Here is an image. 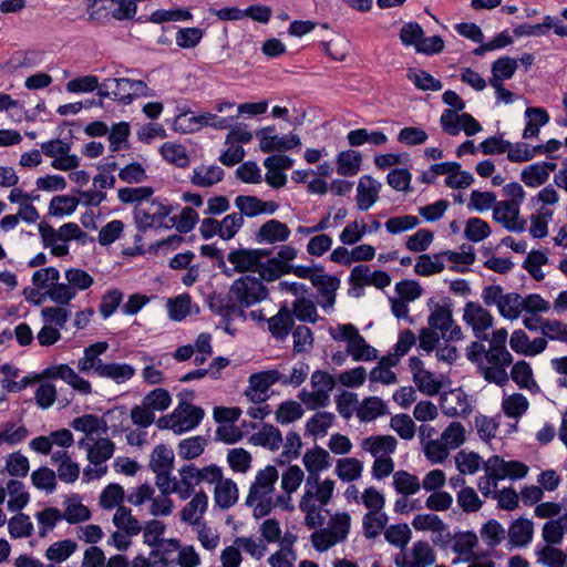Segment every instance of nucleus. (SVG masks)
Wrapping results in <instances>:
<instances>
[{
    "instance_id": "nucleus-1",
    "label": "nucleus",
    "mask_w": 567,
    "mask_h": 567,
    "mask_svg": "<svg viewBox=\"0 0 567 567\" xmlns=\"http://www.w3.org/2000/svg\"><path fill=\"white\" fill-rule=\"evenodd\" d=\"M269 291L262 281L251 275L236 279L227 293L212 292L207 297L209 309L216 315L237 316L246 320L245 309L268 298Z\"/></svg>"
},
{
    "instance_id": "nucleus-2",
    "label": "nucleus",
    "mask_w": 567,
    "mask_h": 567,
    "mask_svg": "<svg viewBox=\"0 0 567 567\" xmlns=\"http://www.w3.org/2000/svg\"><path fill=\"white\" fill-rule=\"evenodd\" d=\"M171 215V207L164 205L156 198H151L146 203L134 206L133 216L136 228L145 233L151 228H169L167 221Z\"/></svg>"
},
{
    "instance_id": "nucleus-3",
    "label": "nucleus",
    "mask_w": 567,
    "mask_h": 567,
    "mask_svg": "<svg viewBox=\"0 0 567 567\" xmlns=\"http://www.w3.org/2000/svg\"><path fill=\"white\" fill-rule=\"evenodd\" d=\"M64 278L66 280L65 284L62 282L54 286L49 291V298L60 306L69 305L75 298L78 291L86 290L94 284L93 277L80 268L65 270Z\"/></svg>"
},
{
    "instance_id": "nucleus-4",
    "label": "nucleus",
    "mask_w": 567,
    "mask_h": 567,
    "mask_svg": "<svg viewBox=\"0 0 567 567\" xmlns=\"http://www.w3.org/2000/svg\"><path fill=\"white\" fill-rule=\"evenodd\" d=\"M513 363V357L507 349L493 348L487 349L480 374L488 383H495L499 386L508 382L506 369Z\"/></svg>"
},
{
    "instance_id": "nucleus-5",
    "label": "nucleus",
    "mask_w": 567,
    "mask_h": 567,
    "mask_svg": "<svg viewBox=\"0 0 567 567\" xmlns=\"http://www.w3.org/2000/svg\"><path fill=\"white\" fill-rule=\"evenodd\" d=\"M80 198L68 195L54 196L50 203V214L53 216L71 215L81 203L85 206H99L105 200L106 194L99 190H73Z\"/></svg>"
},
{
    "instance_id": "nucleus-6",
    "label": "nucleus",
    "mask_w": 567,
    "mask_h": 567,
    "mask_svg": "<svg viewBox=\"0 0 567 567\" xmlns=\"http://www.w3.org/2000/svg\"><path fill=\"white\" fill-rule=\"evenodd\" d=\"M271 255V249H250V248H236L231 249L227 255V260L234 268L224 269L227 277H231L235 272L246 274L255 272L260 260L268 258Z\"/></svg>"
},
{
    "instance_id": "nucleus-7",
    "label": "nucleus",
    "mask_w": 567,
    "mask_h": 567,
    "mask_svg": "<svg viewBox=\"0 0 567 567\" xmlns=\"http://www.w3.org/2000/svg\"><path fill=\"white\" fill-rule=\"evenodd\" d=\"M94 6L95 9L90 13L91 20H131L137 12V6L127 0H94Z\"/></svg>"
},
{
    "instance_id": "nucleus-8",
    "label": "nucleus",
    "mask_w": 567,
    "mask_h": 567,
    "mask_svg": "<svg viewBox=\"0 0 567 567\" xmlns=\"http://www.w3.org/2000/svg\"><path fill=\"white\" fill-rule=\"evenodd\" d=\"M42 153L52 158L51 166L58 171H72L80 166V158L71 154V144L60 138L43 142L41 144Z\"/></svg>"
},
{
    "instance_id": "nucleus-9",
    "label": "nucleus",
    "mask_w": 567,
    "mask_h": 567,
    "mask_svg": "<svg viewBox=\"0 0 567 567\" xmlns=\"http://www.w3.org/2000/svg\"><path fill=\"white\" fill-rule=\"evenodd\" d=\"M436 561V555L426 540L415 542L410 551H400L394 557L396 567H430Z\"/></svg>"
},
{
    "instance_id": "nucleus-10",
    "label": "nucleus",
    "mask_w": 567,
    "mask_h": 567,
    "mask_svg": "<svg viewBox=\"0 0 567 567\" xmlns=\"http://www.w3.org/2000/svg\"><path fill=\"white\" fill-rule=\"evenodd\" d=\"M179 478L172 476L168 481V486L163 487L162 494L174 493L177 494L182 501L189 498L195 491V486L199 484L198 467L193 464H185L178 470Z\"/></svg>"
},
{
    "instance_id": "nucleus-11",
    "label": "nucleus",
    "mask_w": 567,
    "mask_h": 567,
    "mask_svg": "<svg viewBox=\"0 0 567 567\" xmlns=\"http://www.w3.org/2000/svg\"><path fill=\"white\" fill-rule=\"evenodd\" d=\"M174 433L183 434L196 429L205 416V411L200 406L194 405L185 398H181L178 404L173 410Z\"/></svg>"
},
{
    "instance_id": "nucleus-12",
    "label": "nucleus",
    "mask_w": 567,
    "mask_h": 567,
    "mask_svg": "<svg viewBox=\"0 0 567 567\" xmlns=\"http://www.w3.org/2000/svg\"><path fill=\"white\" fill-rule=\"evenodd\" d=\"M173 466V450L163 444L155 446L151 455L150 468L156 474L155 484L159 491H162L164 486H168Z\"/></svg>"
},
{
    "instance_id": "nucleus-13",
    "label": "nucleus",
    "mask_w": 567,
    "mask_h": 567,
    "mask_svg": "<svg viewBox=\"0 0 567 567\" xmlns=\"http://www.w3.org/2000/svg\"><path fill=\"white\" fill-rule=\"evenodd\" d=\"M463 320L472 327L476 339L488 340L487 330L494 323V318L488 310L477 302L468 301L464 307Z\"/></svg>"
},
{
    "instance_id": "nucleus-14",
    "label": "nucleus",
    "mask_w": 567,
    "mask_h": 567,
    "mask_svg": "<svg viewBox=\"0 0 567 567\" xmlns=\"http://www.w3.org/2000/svg\"><path fill=\"white\" fill-rule=\"evenodd\" d=\"M277 480L278 471L275 466L268 465L264 470H260L249 488L246 505L252 506L256 503V497L271 496Z\"/></svg>"
},
{
    "instance_id": "nucleus-15",
    "label": "nucleus",
    "mask_w": 567,
    "mask_h": 567,
    "mask_svg": "<svg viewBox=\"0 0 567 567\" xmlns=\"http://www.w3.org/2000/svg\"><path fill=\"white\" fill-rule=\"evenodd\" d=\"M519 206L499 200L494 206L493 219L508 231L522 233L525 230L526 221L519 218Z\"/></svg>"
},
{
    "instance_id": "nucleus-16",
    "label": "nucleus",
    "mask_w": 567,
    "mask_h": 567,
    "mask_svg": "<svg viewBox=\"0 0 567 567\" xmlns=\"http://www.w3.org/2000/svg\"><path fill=\"white\" fill-rule=\"evenodd\" d=\"M181 548V544L175 538L162 539L159 544L153 547L151 551V557L158 558L151 566L150 561L140 556L135 559V561H141V567H172L175 566V558L172 555L178 551Z\"/></svg>"
},
{
    "instance_id": "nucleus-17",
    "label": "nucleus",
    "mask_w": 567,
    "mask_h": 567,
    "mask_svg": "<svg viewBox=\"0 0 567 567\" xmlns=\"http://www.w3.org/2000/svg\"><path fill=\"white\" fill-rule=\"evenodd\" d=\"M44 375L50 379H61L82 395L92 393L91 383L81 378L70 365L59 364L44 370Z\"/></svg>"
},
{
    "instance_id": "nucleus-18",
    "label": "nucleus",
    "mask_w": 567,
    "mask_h": 567,
    "mask_svg": "<svg viewBox=\"0 0 567 567\" xmlns=\"http://www.w3.org/2000/svg\"><path fill=\"white\" fill-rule=\"evenodd\" d=\"M381 184L369 175H363L357 187V207L361 212L368 210L379 198Z\"/></svg>"
},
{
    "instance_id": "nucleus-19",
    "label": "nucleus",
    "mask_w": 567,
    "mask_h": 567,
    "mask_svg": "<svg viewBox=\"0 0 567 567\" xmlns=\"http://www.w3.org/2000/svg\"><path fill=\"white\" fill-rule=\"evenodd\" d=\"M556 168V163L537 162L523 168L520 179L528 187H538L548 181L550 172Z\"/></svg>"
},
{
    "instance_id": "nucleus-20",
    "label": "nucleus",
    "mask_w": 567,
    "mask_h": 567,
    "mask_svg": "<svg viewBox=\"0 0 567 567\" xmlns=\"http://www.w3.org/2000/svg\"><path fill=\"white\" fill-rule=\"evenodd\" d=\"M289 236L290 229L286 224L277 219H270L262 224L256 233L255 241L258 244H275L287 240Z\"/></svg>"
},
{
    "instance_id": "nucleus-21",
    "label": "nucleus",
    "mask_w": 567,
    "mask_h": 567,
    "mask_svg": "<svg viewBox=\"0 0 567 567\" xmlns=\"http://www.w3.org/2000/svg\"><path fill=\"white\" fill-rule=\"evenodd\" d=\"M267 324L271 336L279 341H284L295 326L293 315L287 307H282L275 316L267 319Z\"/></svg>"
},
{
    "instance_id": "nucleus-22",
    "label": "nucleus",
    "mask_w": 567,
    "mask_h": 567,
    "mask_svg": "<svg viewBox=\"0 0 567 567\" xmlns=\"http://www.w3.org/2000/svg\"><path fill=\"white\" fill-rule=\"evenodd\" d=\"M398 441L392 435H372L362 441V449L375 457H388L395 452Z\"/></svg>"
},
{
    "instance_id": "nucleus-23",
    "label": "nucleus",
    "mask_w": 567,
    "mask_h": 567,
    "mask_svg": "<svg viewBox=\"0 0 567 567\" xmlns=\"http://www.w3.org/2000/svg\"><path fill=\"white\" fill-rule=\"evenodd\" d=\"M134 374V367L124 362H103V365L97 368V377L110 379L117 384L131 380Z\"/></svg>"
},
{
    "instance_id": "nucleus-24",
    "label": "nucleus",
    "mask_w": 567,
    "mask_h": 567,
    "mask_svg": "<svg viewBox=\"0 0 567 567\" xmlns=\"http://www.w3.org/2000/svg\"><path fill=\"white\" fill-rule=\"evenodd\" d=\"M249 441L252 445L277 451L282 444V435L278 427L264 423L260 430L250 436Z\"/></svg>"
},
{
    "instance_id": "nucleus-25",
    "label": "nucleus",
    "mask_w": 567,
    "mask_h": 567,
    "mask_svg": "<svg viewBox=\"0 0 567 567\" xmlns=\"http://www.w3.org/2000/svg\"><path fill=\"white\" fill-rule=\"evenodd\" d=\"M225 172L217 165H199L193 169L190 182L197 187H212L224 178Z\"/></svg>"
},
{
    "instance_id": "nucleus-26",
    "label": "nucleus",
    "mask_w": 567,
    "mask_h": 567,
    "mask_svg": "<svg viewBox=\"0 0 567 567\" xmlns=\"http://www.w3.org/2000/svg\"><path fill=\"white\" fill-rule=\"evenodd\" d=\"M208 506V497L205 492L199 491L194 494L193 498L183 507L181 518L190 525L198 524L203 514Z\"/></svg>"
},
{
    "instance_id": "nucleus-27",
    "label": "nucleus",
    "mask_w": 567,
    "mask_h": 567,
    "mask_svg": "<svg viewBox=\"0 0 567 567\" xmlns=\"http://www.w3.org/2000/svg\"><path fill=\"white\" fill-rule=\"evenodd\" d=\"M388 413L385 402L379 396L363 399L357 409V416L361 422H371Z\"/></svg>"
},
{
    "instance_id": "nucleus-28",
    "label": "nucleus",
    "mask_w": 567,
    "mask_h": 567,
    "mask_svg": "<svg viewBox=\"0 0 567 567\" xmlns=\"http://www.w3.org/2000/svg\"><path fill=\"white\" fill-rule=\"evenodd\" d=\"M534 534V524L528 518L515 519L508 528V537L513 545L516 547L527 546Z\"/></svg>"
},
{
    "instance_id": "nucleus-29",
    "label": "nucleus",
    "mask_w": 567,
    "mask_h": 567,
    "mask_svg": "<svg viewBox=\"0 0 567 567\" xmlns=\"http://www.w3.org/2000/svg\"><path fill=\"white\" fill-rule=\"evenodd\" d=\"M215 503L223 509H228L238 501V488L236 483L230 478H223L215 485L214 491Z\"/></svg>"
},
{
    "instance_id": "nucleus-30",
    "label": "nucleus",
    "mask_w": 567,
    "mask_h": 567,
    "mask_svg": "<svg viewBox=\"0 0 567 567\" xmlns=\"http://www.w3.org/2000/svg\"><path fill=\"white\" fill-rule=\"evenodd\" d=\"M427 323L434 331L439 330L441 336H447V331L454 323L450 306L436 303L427 318Z\"/></svg>"
},
{
    "instance_id": "nucleus-31",
    "label": "nucleus",
    "mask_w": 567,
    "mask_h": 567,
    "mask_svg": "<svg viewBox=\"0 0 567 567\" xmlns=\"http://www.w3.org/2000/svg\"><path fill=\"white\" fill-rule=\"evenodd\" d=\"M443 413L447 416L464 415L470 411L466 395L460 391H452L441 398Z\"/></svg>"
},
{
    "instance_id": "nucleus-32",
    "label": "nucleus",
    "mask_w": 567,
    "mask_h": 567,
    "mask_svg": "<svg viewBox=\"0 0 567 567\" xmlns=\"http://www.w3.org/2000/svg\"><path fill=\"white\" fill-rule=\"evenodd\" d=\"M525 117L527 118L523 137L532 138L539 134V128L549 122V114L543 107H527L525 111Z\"/></svg>"
},
{
    "instance_id": "nucleus-33",
    "label": "nucleus",
    "mask_w": 567,
    "mask_h": 567,
    "mask_svg": "<svg viewBox=\"0 0 567 567\" xmlns=\"http://www.w3.org/2000/svg\"><path fill=\"white\" fill-rule=\"evenodd\" d=\"M310 492L303 494L300 502L299 508L306 514L305 524L308 528L315 529L321 527L324 524V516L321 514V505L312 502Z\"/></svg>"
},
{
    "instance_id": "nucleus-34",
    "label": "nucleus",
    "mask_w": 567,
    "mask_h": 567,
    "mask_svg": "<svg viewBox=\"0 0 567 567\" xmlns=\"http://www.w3.org/2000/svg\"><path fill=\"white\" fill-rule=\"evenodd\" d=\"M392 478L394 491L402 496L414 495L421 489V482L419 477L408 471H396L393 473Z\"/></svg>"
},
{
    "instance_id": "nucleus-35",
    "label": "nucleus",
    "mask_w": 567,
    "mask_h": 567,
    "mask_svg": "<svg viewBox=\"0 0 567 567\" xmlns=\"http://www.w3.org/2000/svg\"><path fill=\"white\" fill-rule=\"evenodd\" d=\"M389 522V516L384 512L369 511L362 518L363 535L368 539H373L380 535Z\"/></svg>"
},
{
    "instance_id": "nucleus-36",
    "label": "nucleus",
    "mask_w": 567,
    "mask_h": 567,
    "mask_svg": "<svg viewBox=\"0 0 567 567\" xmlns=\"http://www.w3.org/2000/svg\"><path fill=\"white\" fill-rule=\"evenodd\" d=\"M347 353L353 361H373L378 358V351L367 343L365 339L358 332L347 346Z\"/></svg>"
},
{
    "instance_id": "nucleus-37",
    "label": "nucleus",
    "mask_w": 567,
    "mask_h": 567,
    "mask_svg": "<svg viewBox=\"0 0 567 567\" xmlns=\"http://www.w3.org/2000/svg\"><path fill=\"white\" fill-rule=\"evenodd\" d=\"M444 268L442 252L434 254L433 256L422 254L414 265V272L419 276L429 277L442 272Z\"/></svg>"
},
{
    "instance_id": "nucleus-38",
    "label": "nucleus",
    "mask_w": 567,
    "mask_h": 567,
    "mask_svg": "<svg viewBox=\"0 0 567 567\" xmlns=\"http://www.w3.org/2000/svg\"><path fill=\"white\" fill-rule=\"evenodd\" d=\"M511 378L520 389L532 392L539 390L538 384L533 379L532 368L526 361H518L512 367Z\"/></svg>"
},
{
    "instance_id": "nucleus-39",
    "label": "nucleus",
    "mask_w": 567,
    "mask_h": 567,
    "mask_svg": "<svg viewBox=\"0 0 567 567\" xmlns=\"http://www.w3.org/2000/svg\"><path fill=\"white\" fill-rule=\"evenodd\" d=\"M362 157L357 151L340 152L337 156V172L341 176H354L360 171Z\"/></svg>"
},
{
    "instance_id": "nucleus-40",
    "label": "nucleus",
    "mask_w": 567,
    "mask_h": 567,
    "mask_svg": "<svg viewBox=\"0 0 567 567\" xmlns=\"http://www.w3.org/2000/svg\"><path fill=\"white\" fill-rule=\"evenodd\" d=\"M336 416L331 412L315 413L306 423V432L315 437H322L333 425Z\"/></svg>"
},
{
    "instance_id": "nucleus-41",
    "label": "nucleus",
    "mask_w": 567,
    "mask_h": 567,
    "mask_svg": "<svg viewBox=\"0 0 567 567\" xmlns=\"http://www.w3.org/2000/svg\"><path fill=\"white\" fill-rule=\"evenodd\" d=\"M113 524L130 536L138 535L142 530L140 522L132 515V511L125 506H118L114 516Z\"/></svg>"
},
{
    "instance_id": "nucleus-42",
    "label": "nucleus",
    "mask_w": 567,
    "mask_h": 567,
    "mask_svg": "<svg viewBox=\"0 0 567 567\" xmlns=\"http://www.w3.org/2000/svg\"><path fill=\"white\" fill-rule=\"evenodd\" d=\"M517 70V61L509 56H502L492 63V78L488 83H503L514 76Z\"/></svg>"
},
{
    "instance_id": "nucleus-43",
    "label": "nucleus",
    "mask_w": 567,
    "mask_h": 567,
    "mask_svg": "<svg viewBox=\"0 0 567 567\" xmlns=\"http://www.w3.org/2000/svg\"><path fill=\"white\" fill-rule=\"evenodd\" d=\"M302 461L306 470L311 472H322L330 467V455L320 446L308 450L303 454Z\"/></svg>"
},
{
    "instance_id": "nucleus-44",
    "label": "nucleus",
    "mask_w": 567,
    "mask_h": 567,
    "mask_svg": "<svg viewBox=\"0 0 567 567\" xmlns=\"http://www.w3.org/2000/svg\"><path fill=\"white\" fill-rule=\"evenodd\" d=\"M363 470L361 461L354 457H346L337 461L336 474L343 482H352L358 480Z\"/></svg>"
},
{
    "instance_id": "nucleus-45",
    "label": "nucleus",
    "mask_w": 567,
    "mask_h": 567,
    "mask_svg": "<svg viewBox=\"0 0 567 567\" xmlns=\"http://www.w3.org/2000/svg\"><path fill=\"white\" fill-rule=\"evenodd\" d=\"M7 492L10 495L8 501V509L10 512H19L29 503V494L24 491L22 482L10 480L7 484Z\"/></svg>"
},
{
    "instance_id": "nucleus-46",
    "label": "nucleus",
    "mask_w": 567,
    "mask_h": 567,
    "mask_svg": "<svg viewBox=\"0 0 567 567\" xmlns=\"http://www.w3.org/2000/svg\"><path fill=\"white\" fill-rule=\"evenodd\" d=\"M29 436V430L25 425H16L13 422L3 423L0 427V446L4 443L17 445Z\"/></svg>"
},
{
    "instance_id": "nucleus-47",
    "label": "nucleus",
    "mask_w": 567,
    "mask_h": 567,
    "mask_svg": "<svg viewBox=\"0 0 567 567\" xmlns=\"http://www.w3.org/2000/svg\"><path fill=\"white\" fill-rule=\"evenodd\" d=\"M154 189L150 186L141 187H123L117 190L118 200L123 204H135L146 203L152 198Z\"/></svg>"
},
{
    "instance_id": "nucleus-48",
    "label": "nucleus",
    "mask_w": 567,
    "mask_h": 567,
    "mask_svg": "<svg viewBox=\"0 0 567 567\" xmlns=\"http://www.w3.org/2000/svg\"><path fill=\"white\" fill-rule=\"evenodd\" d=\"M529 402L522 393H514L503 399L502 409L506 416L518 419L528 410Z\"/></svg>"
},
{
    "instance_id": "nucleus-49",
    "label": "nucleus",
    "mask_w": 567,
    "mask_h": 567,
    "mask_svg": "<svg viewBox=\"0 0 567 567\" xmlns=\"http://www.w3.org/2000/svg\"><path fill=\"white\" fill-rule=\"evenodd\" d=\"M115 445L110 439L101 437L89 449L87 458L94 465H100L113 456Z\"/></svg>"
},
{
    "instance_id": "nucleus-50",
    "label": "nucleus",
    "mask_w": 567,
    "mask_h": 567,
    "mask_svg": "<svg viewBox=\"0 0 567 567\" xmlns=\"http://www.w3.org/2000/svg\"><path fill=\"white\" fill-rule=\"evenodd\" d=\"M406 78L422 91H440L442 82L424 70L409 69Z\"/></svg>"
},
{
    "instance_id": "nucleus-51",
    "label": "nucleus",
    "mask_w": 567,
    "mask_h": 567,
    "mask_svg": "<svg viewBox=\"0 0 567 567\" xmlns=\"http://www.w3.org/2000/svg\"><path fill=\"white\" fill-rule=\"evenodd\" d=\"M60 271L55 267H47L39 269L32 275V282L39 289H45V296L49 297V291L60 285Z\"/></svg>"
},
{
    "instance_id": "nucleus-52",
    "label": "nucleus",
    "mask_w": 567,
    "mask_h": 567,
    "mask_svg": "<svg viewBox=\"0 0 567 567\" xmlns=\"http://www.w3.org/2000/svg\"><path fill=\"white\" fill-rule=\"evenodd\" d=\"M207 441L204 436L196 435L182 440L178 444V455L183 460H193L198 457L205 451Z\"/></svg>"
},
{
    "instance_id": "nucleus-53",
    "label": "nucleus",
    "mask_w": 567,
    "mask_h": 567,
    "mask_svg": "<svg viewBox=\"0 0 567 567\" xmlns=\"http://www.w3.org/2000/svg\"><path fill=\"white\" fill-rule=\"evenodd\" d=\"M523 297L516 292L505 293L501 305H498V312L506 319H517L523 312Z\"/></svg>"
},
{
    "instance_id": "nucleus-54",
    "label": "nucleus",
    "mask_w": 567,
    "mask_h": 567,
    "mask_svg": "<svg viewBox=\"0 0 567 567\" xmlns=\"http://www.w3.org/2000/svg\"><path fill=\"white\" fill-rule=\"evenodd\" d=\"M384 538L392 546L400 548L401 551H405L404 548L411 539V529L406 524L391 525L385 528Z\"/></svg>"
},
{
    "instance_id": "nucleus-55",
    "label": "nucleus",
    "mask_w": 567,
    "mask_h": 567,
    "mask_svg": "<svg viewBox=\"0 0 567 567\" xmlns=\"http://www.w3.org/2000/svg\"><path fill=\"white\" fill-rule=\"evenodd\" d=\"M162 156L177 167L185 168L189 165V156L186 148L181 144L164 143L161 146Z\"/></svg>"
},
{
    "instance_id": "nucleus-56",
    "label": "nucleus",
    "mask_w": 567,
    "mask_h": 567,
    "mask_svg": "<svg viewBox=\"0 0 567 567\" xmlns=\"http://www.w3.org/2000/svg\"><path fill=\"white\" fill-rule=\"evenodd\" d=\"M33 524L27 514L18 513L8 522V530L12 538L30 537L33 533Z\"/></svg>"
},
{
    "instance_id": "nucleus-57",
    "label": "nucleus",
    "mask_w": 567,
    "mask_h": 567,
    "mask_svg": "<svg viewBox=\"0 0 567 567\" xmlns=\"http://www.w3.org/2000/svg\"><path fill=\"white\" fill-rule=\"evenodd\" d=\"M31 482L38 489L51 494L56 488V474L53 470L42 466L32 472Z\"/></svg>"
},
{
    "instance_id": "nucleus-58",
    "label": "nucleus",
    "mask_w": 567,
    "mask_h": 567,
    "mask_svg": "<svg viewBox=\"0 0 567 567\" xmlns=\"http://www.w3.org/2000/svg\"><path fill=\"white\" fill-rule=\"evenodd\" d=\"M266 261L260 260L256 271L260 276V280L275 281L286 274V264L281 262L278 258H266Z\"/></svg>"
},
{
    "instance_id": "nucleus-59",
    "label": "nucleus",
    "mask_w": 567,
    "mask_h": 567,
    "mask_svg": "<svg viewBox=\"0 0 567 567\" xmlns=\"http://www.w3.org/2000/svg\"><path fill=\"white\" fill-rule=\"evenodd\" d=\"M548 262V257L540 250H532L528 252L526 259L523 262V268L537 281H542L545 278V274L542 271V266Z\"/></svg>"
},
{
    "instance_id": "nucleus-60",
    "label": "nucleus",
    "mask_w": 567,
    "mask_h": 567,
    "mask_svg": "<svg viewBox=\"0 0 567 567\" xmlns=\"http://www.w3.org/2000/svg\"><path fill=\"white\" fill-rule=\"evenodd\" d=\"M276 383L281 384V372L277 369L257 372L249 377V389L269 391L270 386Z\"/></svg>"
},
{
    "instance_id": "nucleus-61",
    "label": "nucleus",
    "mask_w": 567,
    "mask_h": 567,
    "mask_svg": "<svg viewBox=\"0 0 567 567\" xmlns=\"http://www.w3.org/2000/svg\"><path fill=\"white\" fill-rule=\"evenodd\" d=\"M303 415L301 404L293 400H288L279 404L276 411V420L281 424H289Z\"/></svg>"
},
{
    "instance_id": "nucleus-62",
    "label": "nucleus",
    "mask_w": 567,
    "mask_h": 567,
    "mask_svg": "<svg viewBox=\"0 0 567 567\" xmlns=\"http://www.w3.org/2000/svg\"><path fill=\"white\" fill-rule=\"evenodd\" d=\"M76 543L71 539H64L53 543L45 551V557L54 563L66 560L76 549Z\"/></svg>"
},
{
    "instance_id": "nucleus-63",
    "label": "nucleus",
    "mask_w": 567,
    "mask_h": 567,
    "mask_svg": "<svg viewBox=\"0 0 567 567\" xmlns=\"http://www.w3.org/2000/svg\"><path fill=\"white\" fill-rule=\"evenodd\" d=\"M481 537L488 547L494 548L505 538V529L496 519H489L481 528Z\"/></svg>"
},
{
    "instance_id": "nucleus-64",
    "label": "nucleus",
    "mask_w": 567,
    "mask_h": 567,
    "mask_svg": "<svg viewBox=\"0 0 567 567\" xmlns=\"http://www.w3.org/2000/svg\"><path fill=\"white\" fill-rule=\"evenodd\" d=\"M172 403V398L166 389L158 388L147 393L143 399V404L153 412L165 411Z\"/></svg>"
}]
</instances>
